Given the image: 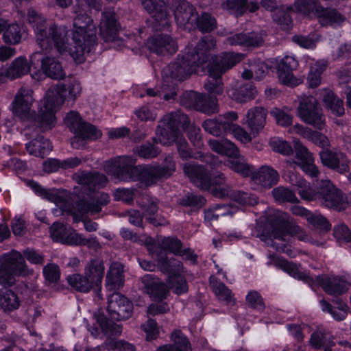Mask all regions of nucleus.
Returning a JSON list of instances; mask_svg holds the SVG:
<instances>
[{"mask_svg": "<svg viewBox=\"0 0 351 351\" xmlns=\"http://www.w3.org/2000/svg\"><path fill=\"white\" fill-rule=\"evenodd\" d=\"M141 3L151 16L165 29L170 25L169 14L163 0H141Z\"/></svg>", "mask_w": 351, "mask_h": 351, "instance_id": "aec40b11", "label": "nucleus"}, {"mask_svg": "<svg viewBox=\"0 0 351 351\" xmlns=\"http://www.w3.org/2000/svg\"><path fill=\"white\" fill-rule=\"evenodd\" d=\"M316 282L322 287L326 293L331 295H341L347 290L346 282L337 277L330 278L317 276Z\"/></svg>", "mask_w": 351, "mask_h": 351, "instance_id": "2f4dec72", "label": "nucleus"}, {"mask_svg": "<svg viewBox=\"0 0 351 351\" xmlns=\"http://www.w3.org/2000/svg\"><path fill=\"white\" fill-rule=\"evenodd\" d=\"M256 94V88L250 82L245 83L229 92V96L238 103H246L251 101L254 99Z\"/></svg>", "mask_w": 351, "mask_h": 351, "instance_id": "58836bf2", "label": "nucleus"}, {"mask_svg": "<svg viewBox=\"0 0 351 351\" xmlns=\"http://www.w3.org/2000/svg\"><path fill=\"white\" fill-rule=\"evenodd\" d=\"M267 110L261 106L253 107L246 114V121L251 133L255 136L265 127Z\"/></svg>", "mask_w": 351, "mask_h": 351, "instance_id": "b1692460", "label": "nucleus"}, {"mask_svg": "<svg viewBox=\"0 0 351 351\" xmlns=\"http://www.w3.org/2000/svg\"><path fill=\"white\" fill-rule=\"evenodd\" d=\"M247 304L252 308L263 312L265 308L263 298L256 291H250L245 298Z\"/></svg>", "mask_w": 351, "mask_h": 351, "instance_id": "e2e57ef3", "label": "nucleus"}, {"mask_svg": "<svg viewBox=\"0 0 351 351\" xmlns=\"http://www.w3.org/2000/svg\"><path fill=\"white\" fill-rule=\"evenodd\" d=\"M107 310L112 319L124 320L131 317L133 305L123 295L115 292L108 297Z\"/></svg>", "mask_w": 351, "mask_h": 351, "instance_id": "9d476101", "label": "nucleus"}, {"mask_svg": "<svg viewBox=\"0 0 351 351\" xmlns=\"http://www.w3.org/2000/svg\"><path fill=\"white\" fill-rule=\"evenodd\" d=\"M302 228L293 223L280 221L274 225L270 233L271 239L268 245L278 252H286V242L289 236H295Z\"/></svg>", "mask_w": 351, "mask_h": 351, "instance_id": "6e6552de", "label": "nucleus"}, {"mask_svg": "<svg viewBox=\"0 0 351 351\" xmlns=\"http://www.w3.org/2000/svg\"><path fill=\"white\" fill-rule=\"evenodd\" d=\"M322 165L328 168L335 170L340 173L349 171L348 160L346 156L341 152H333L330 149H323L319 152Z\"/></svg>", "mask_w": 351, "mask_h": 351, "instance_id": "a211bd4d", "label": "nucleus"}, {"mask_svg": "<svg viewBox=\"0 0 351 351\" xmlns=\"http://www.w3.org/2000/svg\"><path fill=\"white\" fill-rule=\"evenodd\" d=\"M102 332L108 337L119 335L122 332L121 326L114 323L101 314L95 315Z\"/></svg>", "mask_w": 351, "mask_h": 351, "instance_id": "de8ad7c7", "label": "nucleus"}, {"mask_svg": "<svg viewBox=\"0 0 351 351\" xmlns=\"http://www.w3.org/2000/svg\"><path fill=\"white\" fill-rule=\"evenodd\" d=\"M82 93L80 83L74 78H71L64 84L51 86L41 101L37 117L32 110L34 101L33 90L27 87H21L14 100L10 109L14 116L23 121L34 122V126L39 128L40 132H45L54 127L56 123L55 113L65 99L75 100Z\"/></svg>", "mask_w": 351, "mask_h": 351, "instance_id": "f03ea898", "label": "nucleus"}, {"mask_svg": "<svg viewBox=\"0 0 351 351\" xmlns=\"http://www.w3.org/2000/svg\"><path fill=\"white\" fill-rule=\"evenodd\" d=\"M277 266L295 278L308 283L313 289L315 280L308 274L301 271L296 264L285 259H278Z\"/></svg>", "mask_w": 351, "mask_h": 351, "instance_id": "e433bc0d", "label": "nucleus"}, {"mask_svg": "<svg viewBox=\"0 0 351 351\" xmlns=\"http://www.w3.org/2000/svg\"><path fill=\"white\" fill-rule=\"evenodd\" d=\"M213 195L219 198L228 197L241 205H253L256 203L254 195L244 191L232 190L230 186L215 189Z\"/></svg>", "mask_w": 351, "mask_h": 351, "instance_id": "c85d7f7f", "label": "nucleus"}, {"mask_svg": "<svg viewBox=\"0 0 351 351\" xmlns=\"http://www.w3.org/2000/svg\"><path fill=\"white\" fill-rule=\"evenodd\" d=\"M160 127H165L169 130L180 132L178 128L182 126L194 146L201 147L202 145L200 128L191 124L188 116L180 111L172 112L165 115L159 121Z\"/></svg>", "mask_w": 351, "mask_h": 351, "instance_id": "423d86ee", "label": "nucleus"}, {"mask_svg": "<svg viewBox=\"0 0 351 351\" xmlns=\"http://www.w3.org/2000/svg\"><path fill=\"white\" fill-rule=\"evenodd\" d=\"M122 272L118 268L111 267L106 276V285L110 289H119L123 285Z\"/></svg>", "mask_w": 351, "mask_h": 351, "instance_id": "0e129e2a", "label": "nucleus"}, {"mask_svg": "<svg viewBox=\"0 0 351 351\" xmlns=\"http://www.w3.org/2000/svg\"><path fill=\"white\" fill-rule=\"evenodd\" d=\"M102 135L101 130L94 125L84 121L75 133V136L71 139V146L79 149L85 144L86 141L96 140Z\"/></svg>", "mask_w": 351, "mask_h": 351, "instance_id": "5701e85b", "label": "nucleus"}, {"mask_svg": "<svg viewBox=\"0 0 351 351\" xmlns=\"http://www.w3.org/2000/svg\"><path fill=\"white\" fill-rule=\"evenodd\" d=\"M202 128L206 132L213 136H221L228 134L230 124L222 121L218 117L217 119H209L204 121Z\"/></svg>", "mask_w": 351, "mask_h": 351, "instance_id": "c03bdc74", "label": "nucleus"}, {"mask_svg": "<svg viewBox=\"0 0 351 351\" xmlns=\"http://www.w3.org/2000/svg\"><path fill=\"white\" fill-rule=\"evenodd\" d=\"M180 104L186 108L211 114L217 112V101L216 99H206L205 96L197 92L186 91L180 96Z\"/></svg>", "mask_w": 351, "mask_h": 351, "instance_id": "1a4fd4ad", "label": "nucleus"}, {"mask_svg": "<svg viewBox=\"0 0 351 351\" xmlns=\"http://www.w3.org/2000/svg\"><path fill=\"white\" fill-rule=\"evenodd\" d=\"M295 156L299 160V165L302 169L312 178H317L319 171L314 163V158L308 148L299 140L294 141Z\"/></svg>", "mask_w": 351, "mask_h": 351, "instance_id": "f3484780", "label": "nucleus"}, {"mask_svg": "<svg viewBox=\"0 0 351 351\" xmlns=\"http://www.w3.org/2000/svg\"><path fill=\"white\" fill-rule=\"evenodd\" d=\"M298 116L306 124L317 130L326 126V117L318 101L313 96H304L300 99Z\"/></svg>", "mask_w": 351, "mask_h": 351, "instance_id": "0eeeda50", "label": "nucleus"}, {"mask_svg": "<svg viewBox=\"0 0 351 351\" xmlns=\"http://www.w3.org/2000/svg\"><path fill=\"white\" fill-rule=\"evenodd\" d=\"M205 199L197 194L187 193L179 200V204L184 206L201 208L205 204Z\"/></svg>", "mask_w": 351, "mask_h": 351, "instance_id": "338daca9", "label": "nucleus"}, {"mask_svg": "<svg viewBox=\"0 0 351 351\" xmlns=\"http://www.w3.org/2000/svg\"><path fill=\"white\" fill-rule=\"evenodd\" d=\"M272 195L276 201L284 203H298L299 202L295 193L289 188L278 186L274 189L271 191Z\"/></svg>", "mask_w": 351, "mask_h": 351, "instance_id": "6e6d98bb", "label": "nucleus"}, {"mask_svg": "<svg viewBox=\"0 0 351 351\" xmlns=\"http://www.w3.org/2000/svg\"><path fill=\"white\" fill-rule=\"evenodd\" d=\"M134 152L144 159L156 158L161 152L160 148L153 143L147 142L134 148Z\"/></svg>", "mask_w": 351, "mask_h": 351, "instance_id": "5fc2aeb1", "label": "nucleus"}, {"mask_svg": "<svg viewBox=\"0 0 351 351\" xmlns=\"http://www.w3.org/2000/svg\"><path fill=\"white\" fill-rule=\"evenodd\" d=\"M137 191L134 188H119L114 191V197L117 201L130 204L133 202Z\"/></svg>", "mask_w": 351, "mask_h": 351, "instance_id": "774afa93", "label": "nucleus"}, {"mask_svg": "<svg viewBox=\"0 0 351 351\" xmlns=\"http://www.w3.org/2000/svg\"><path fill=\"white\" fill-rule=\"evenodd\" d=\"M104 271V261L100 258L91 259L84 268V274L95 287L101 286Z\"/></svg>", "mask_w": 351, "mask_h": 351, "instance_id": "7c9ffc66", "label": "nucleus"}, {"mask_svg": "<svg viewBox=\"0 0 351 351\" xmlns=\"http://www.w3.org/2000/svg\"><path fill=\"white\" fill-rule=\"evenodd\" d=\"M24 35L25 29L23 26L7 21L2 34V40L7 45H16L21 43Z\"/></svg>", "mask_w": 351, "mask_h": 351, "instance_id": "72a5a7b5", "label": "nucleus"}, {"mask_svg": "<svg viewBox=\"0 0 351 351\" xmlns=\"http://www.w3.org/2000/svg\"><path fill=\"white\" fill-rule=\"evenodd\" d=\"M251 178L256 184L269 189L278 183L279 174L271 167L263 165L257 171H253Z\"/></svg>", "mask_w": 351, "mask_h": 351, "instance_id": "bb28decb", "label": "nucleus"}, {"mask_svg": "<svg viewBox=\"0 0 351 351\" xmlns=\"http://www.w3.org/2000/svg\"><path fill=\"white\" fill-rule=\"evenodd\" d=\"M100 34L104 41L113 40L118 31V25L113 10H106L102 13L100 25Z\"/></svg>", "mask_w": 351, "mask_h": 351, "instance_id": "a878e982", "label": "nucleus"}, {"mask_svg": "<svg viewBox=\"0 0 351 351\" xmlns=\"http://www.w3.org/2000/svg\"><path fill=\"white\" fill-rule=\"evenodd\" d=\"M215 47V40L210 35L204 36L193 49H186L188 58L192 60L193 64L202 66L210 60V51Z\"/></svg>", "mask_w": 351, "mask_h": 351, "instance_id": "ddd939ff", "label": "nucleus"}, {"mask_svg": "<svg viewBox=\"0 0 351 351\" xmlns=\"http://www.w3.org/2000/svg\"><path fill=\"white\" fill-rule=\"evenodd\" d=\"M210 284L213 291L219 300H223L227 304H235V300L232 295L231 290L224 283L215 278H210Z\"/></svg>", "mask_w": 351, "mask_h": 351, "instance_id": "8fccbe9b", "label": "nucleus"}, {"mask_svg": "<svg viewBox=\"0 0 351 351\" xmlns=\"http://www.w3.org/2000/svg\"><path fill=\"white\" fill-rule=\"evenodd\" d=\"M152 252L156 256L158 269L162 273L168 274L169 278L182 272L183 266L181 261L174 257L169 258L167 252L162 250Z\"/></svg>", "mask_w": 351, "mask_h": 351, "instance_id": "393cba45", "label": "nucleus"}, {"mask_svg": "<svg viewBox=\"0 0 351 351\" xmlns=\"http://www.w3.org/2000/svg\"><path fill=\"white\" fill-rule=\"evenodd\" d=\"M182 243L180 239L176 237H166L154 244L150 247L151 252H158L162 250L163 252L168 251L177 255L179 251L182 249Z\"/></svg>", "mask_w": 351, "mask_h": 351, "instance_id": "79ce46f5", "label": "nucleus"}, {"mask_svg": "<svg viewBox=\"0 0 351 351\" xmlns=\"http://www.w3.org/2000/svg\"><path fill=\"white\" fill-rule=\"evenodd\" d=\"M25 147L29 154L40 158H44L52 150V145L49 140L40 135H37L36 138L27 143Z\"/></svg>", "mask_w": 351, "mask_h": 351, "instance_id": "473e14b6", "label": "nucleus"}, {"mask_svg": "<svg viewBox=\"0 0 351 351\" xmlns=\"http://www.w3.org/2000/svg\"><path fill=\"white\" fill-rule=\"evenodd\" d=\"M223 5L236 16H242L249 8L247 0H227Z\"/></svg>", "mask_w": 351, "mask_h": 351, "instance_id": "052dcab7", "label": "nucleus"}, {"mask_svg": "<svg viewBox=\"0 0 351 351\" xmlns=\"http://www.w3.org/2000/svg\"><path fill=\"white\" fill-rule=\"evenodd\" d=\"M171 339L173 342L171 345L177 351H191L190 341L181 330H177L173 332Z\"/></svg>", "mask_w": 351, "mask_h": 351, "instance_id": "680f3d73", "label": "nucleus"}, {"mask_svg": "<svg viewBox=\"0 0 351 351\" xmlns=\"http://www.w3.org/2000/svg\"><path fill=\"white\" fill-rule=\"evenodd\" d=\"M194 23L197 28L203 33L210 32L217 27L215 18L208 12H202L199 16L196 15L193 19Z\"/></svg>", "mask_w": 351, "mask_h": 351, "instance_id": "864d4df0", "label": "nucleus"}, {"mask_svg": "<svg viewBox=\"0 0 351 351\" xmlns=\"http://www.w3.org/2000/svg\"><path fill=\"white\" fill-rule=\"evenodd\" d=\"M74 180L82 185L85 190H88L87 195L90 200L80 199L73 206V221L78 222L84 214L89 213L92 215L98 214L101 211L103 206L109 202V195L97 190L104 186L107 183L106 177L97 172L78 171L73 175Z\"/></svg>", "mask_w": 351, "mask_h": 351, "instance_id": "20e7f679", "label": "nucleus"}, {"mask_svg": "<svg viewBox=\"0 0 351 351\" xmlns=\"http://www.w3.org/2000/svg\"><path fill=\"white\" fill-rule=\"evenodd\" d=\"M294 5L297 12L307 16L311 14L316 16L317 10L320 7L317 0H295Z\"/></svg>", "mask_w": 351, "mask_h": 351, "instance_id": "13d9d810", "label": "nucleus"}, {"mask_svg": "<svg viewBox=\"0 0 351 351\" xmlns=\"http://www.w3.org/2000/svg\"><path fill=\"white\" fill-rule=\"evenodd\" d=\"M265 32L238 33L227 37L224 41L226 45H239L245 47H258L265 42Z\"/></svg>", "mask_w": 351, "mask_h": 351, "instance_id": "6ab92c4d", "label": "nucleus"}, {"mask_svg": "<svg viewBox=\"0 0 351 351\" xmlns=\"http://www.w3.org/2000/svg\"><path fill=\"white\" fill-rule=\"evenodd\" d=\"M158 142L164 145H171L175 143L178 153L182 160H187L191 158L199 159L208 165L211 169L218 167L221 162L219 158L212 154L193 153L185 138L180 132L169 130L165 127H160L158 123L156 129Z\"/></svg>", "mask_w": 351, "mask_h": 351, "instance_id": "39448f33", "label": "nucleus"}, {"mask_svg": "<svg viewBox=\"0 0 351 351\" xmlns=\"http://www.w3.org/2000/svg\"><path fill=\"white\" fill-rule=\"evenodd\" d=\"M323 102L325 107L330 109L332 114L341 117L344 114L345 110L343 101L337 97L332 92H327L323 98Z\"/></svg>", "mask_w": 351, "mask_h": 351, "instance_id": "3c124183", "label": "nucleus"}, {"mask_svg": "<svg viewBox=\"0 0 351 351\" xmlns=\"http://www.w3.org/2000/svg\"><path fill=\"white\" fill-rule=\"evenodd\" d=\"M0 265L18 276H27L34 273V270L29 269L27 265L23 255L16 251H12L1 256Z\"/></svg>", "mask_w": 351, "mask_h": 351, "instance_id": "4468645a", "label": "nucleus"}, {"mask_svg": "<svg viewBox=\"0 0 351 351\" xmlns=\"http://www.w3.org/2000/svg\"><path fill=\"white\" fill-rule=\"evenodd\" d=\"M66 280L69 285L79 292L88 293L95 287L85 274H74L69 275Z\"/></svg>", "mask_w": 351, "mask_h": 351, "instance_id": "09e8293b", "label": "nucleus"}, {"mask_svg": "<svg viewBox=\"0 0 351 351\" xmlns=\"http://www.w3.org/2000/svg\"><path fill=\"white\" fill-rule=\"evenodd\" d=\"M200 66L193 64L191 58H188V53L185 51L182 56H178L177 59L170 63L166 69L163 70L165 75H169L172 79L184 81L193 72L195 71L196 67Z\"/></svg>", "mask_w": 351, "mask_h": 351, "instance_id": "9b49d317", "label": "nucleus"}, {"mask_svg": "<svg viewBox=\"0 0 351 351\" xmlns=\"http://www.w3.org/2000/svg\"><path fill=\"white\" fill-rule=\"evenodd\" d=\"M20 301L16 294L11 290L0 291V306L4 311H12L19 308Z\"/></svg>", "mask_w": 351, "mask_h": 351, "instance_id": "603ef678", "label": "nucleus"}, {"mask_svg": "<svg viewBox=\"0 0 351 351\" xmlns=\"http://www.w3.org/2000/svg\"><path fill=\"white\" fill-rule=\"evenodd\" d=\"M238 208L232 204H217L205 210V219L210 222L217 221L219 217L232 215Z\"/></svg>", "mask_w": 351, "mask_h": 351, "instance_id": "a19ab883", "label": "nucleus"}, {"mask_svg": "<svg viewBox=\"0 0 351 351\" xmlns=\"http://www.w3.org/2000/svg\"><path fill=\"white\" fill-rule=\"evenodd\" d=\"M132 156H119L113 160V176L120 181L138 180L147 186L159 180L170 177L176 171V162L172 156H167L160 165H135Z\"/></svg>", "mask_w": 351, "mask_h": 351, "instance_id": "7ed1b4c3", "label": "nucleus"}, {"mask_svg": "<svg viewBox=\"0 0 351 351\" xmlns=\"http://www.w3.org/2000/svg\"><path fill=\"white\" fill-rule=\"evenodd\" d=\"M291 9L289 7L280 6L271 11V17L274 23L285 31H289L293 26V20L291 16Z\"/></svg>", "mask_w": 351, "mask_h": 351, "instance_id": "ea45409f", "label": "nucleus"}, {"mask_svg": "<svg viewBox=\"0 0 351 351\" xmlns=\"http://www.w3.org/2000/svg\"><path fill=\"white\" fill-rule=\"evenodd\" d=\"M149 49L158 55L173 54L177 51L176 40L167 34L154 36L148 40Z\"/></svg>", "mask_w": 351, "mask_h": 351, "instance_id": "4be33fe9", "label": "nucleus"}, {"mask_svg": "<svg viewBox=\"0 0 351 351\" xmlns=\"http://www.w3.org/2000/svg\"><path fill=\"white\" fill-rule=\"evenodd\" d=\"M30 66H34L28 64L25 58L19 57L16 58L10 64L6 72L8 77L11 79H16L27 74L30 69Z\"/></svg>", "mask_w": 351, "mask_h": 351, "instance_id": "a18cd8bd", "label": "nucleus"}, {"mask_svg": "<svg viewBox=\"0 0 351 351\" xmlns=\"http://www.w3.org/2000/svg\"><path fill=\"white\" fill-rule=\"evenodd\" d=\"M291 181L293 185L297 186L298 193L302 199L307 201L317 199V189L313 190L304 179L293 175Z\"/></svg>", "mask_w": 351, "mask_h": 351, "instance_id": "49530a36", "label": "nucleus"}, {"mask_svg": "<svg viewBox=\"0 0 351 351\" xmlns=\"http://www.w3.org/2000/svg\"><path fill=\"white\" fill-rule=\"evenodd\" d=\"M41 62V69L48 77L53 80H60L65 76L61 63L55 58L50 56L42 57L40 52H35L30 56L31 64L36 65Z\"/></svg>", "mask_w": 351, "mask_h": 351, "instance_id": "f8f14e48", "label": "nucleus"}, {"mask_svg": "<svg viewBox=\"0 0 351 351\" xmlns=\"http://www.w3.org/2000/svg\"><path fill=\"white\" fill-rule=\"evenodd\" d=\"M298 65V61L292 56H286L282 58L277 65L280 82L291 87L300 84L302 80L295 77L293 74V71L297 68Z\"/></svg>", "mask_w": 351, "mask_h": 351, "instance_id": "2eb2a0df", "label": "nucleus"}, {"mask_svg": "<svg viewBox=\"0 0 351 351\" xmlns=\"http://www.w3.org/2000/svg\"><path fill=\"white\" fill-rule=\"evenodd\" d=\"M319 23L322 26H332L340 24L344 21V17L334 8H325L320 5L317 10V14Z\"/></svg>", "mask_w": 351, "mask_h": 351, "instance_id": "4c0bfd02", "label": "nucleus"}, {"mask_svg": "<svg viewBox=\"0 0 351 351\" xmlns=\"http://www.w3.org/2000/svg\"><path fill=\"white\" fill-rule=\"evenodd\" d=\"M228 166L234 171L241 174L243 176H251L254 168L252 165L246 163L244 160L233 158L228 160Z\"/></svg>", "mask_w": 351, "mask_h": 351, "instance_id": "bf43d9fd", "label": "nucleus"}, {"mask_svg": "<svg viewBox=\"0 0 351 351\" xmlns=\"http://www.w3.org/2000/svg\"><path fill=\"white\" fill-rule=\"evenodd\" d=\"M293 132L312 142L317 146L325 148L330 146L328 137L323 133L297 123L293 127Z\"/></svg>", "mask_w": 351, "mask_h": 351, "instance_id": "c756f323", "label": "nucleus"}, {"mask_svg": "<svg viewBox=\"0 0 351 351\" xmlns=\"http://www.w3.org/2000/svg\"><path fill=\"white\" fill-rule=\"evenodd\" d=\"M331 193H335L333 201L337 202L339 199L337 187L328 180H322L317 188V199L322 204V200H326V197H328Z\"/></svg>", "mask_w": 351, "mask_h": 351, "instance_id": "4d7b16f0", "label": "nucleus"}, {"mask_svg": "<svg viewBox=\"0 0 351 351\" xmlns=\"http://www.w3.org/2000/svg\"><path fill=\"white\" fill-rule=\"evenodd\" d=\"M208 145L213 151L219 154L226 155L232 158L239 156L238 147L229 140L210 139L208 141Z\"/></svg>", "mask_w": 351, "mask_h": 351, "instance_id": "f704fd0d", "label": "nucleus"}, {"mask_svg": "<svg viewBox=\"0 0 351 351\" xmlns=\"http://www.w3.org/2000/svg\"><path fill=\"white\" fill-rule=\"evenodd\" d=\"M92 241L85 239L75 230H68L62 243L70 245H90Z\"/></svg>", "mask_w": 351, "mask_h": 351, "instance_id": "69168bd1", "label": "nucleus"}, {"mask_svg": "<svg viewBox=\"0 0 351 351\" xmlns=\"http://www.w3.org/2000/svg\"><path fill=\"white\" fill-rule=\"evenodd\" d=\"M310 344L315 349H324V351H332L335 346L332 335L326 330H316L311 334Z\"/></svg>", "mask_w": 351, "mask_h": 351, "instance_id": "c9c22d12", "label": "nucleus"}, {"mask_svg": "<svg viewBox=\"0 0 351 351\" xmlns=\"http://www.w3.org/2000/svg\"><path fill=\"white\" fill-rule=\"evenodd\" d=\"M183 171L196 186L203 190H208L211 188V177L204 166L195 163H186L183 166Z\"/></svg>", "mask_w": 351, "mask_h": 351, "instance_id": "dca6fc26", "label": "nucleus"}, {"mask_svg": "<svg viewBox=\"0 0 351 351\" xmlns=\"http://www.w3.org/2000/svg\"><path fill=\"white\" fill-rule=\"evenodd\" d=\"M27 20L32 25L38 45L49 51L53 46L60 54H69L82 62L84 56L93 51L97 43V29L93 19L86 13H80L73 19V47H69L68 29L65 25L48 22L34 9L27 11Z\"/></svg>", "mask_w": 351, "mask_h": 351, "instance_id": "f257e3e1", "label": "nucleus"}, {"mask_svg": "<svg viewBox=\"0 0 351 351\" xmlns=\"http://www.w3.org/2000/svg\"><path fill=\"white\" fill-rule=\"evenodd\" d=\"M143 289L154 300H162L169 292L166 285L153 274H146L141 278Z\"/></svg>", "mask_w": 351, "mask_h": 351, "instance_id": "412c9836", "label": "nucleus"}, {"mask_svg": "<svg viewBox=\"0 0 351 351\" xmlns=\"http://www.w3.org/2000/svg\"><path fill=\"white\" fill-rule=\"evenodd\" d=\"M174 15L177 22L181 25L193 24L197 15L195 8L186 0H173Z\"/></svg>", "mask_w": 351, "mask_h": 351, "instance_id": "cd10ccee", "label": "nucleus"}, {"mask_svg": "<svg viewBox=\"0 0 351 351\" xmlns=\"http://www.w3.org/2000/svg\"><path fill=\"white\" fill-rule=\"evenodd\" d=\"M322 311L329 313L337 321L343 320L347 316L348 306L340 299L337 298L333 300L334 303L337 304V308H333L330 303L322 299L319 301Z\"/></svg>", "mask_w": 351, "mask_h": 351, "instance_id": "37998d69", "label": "nucleus"}]
</instances>
